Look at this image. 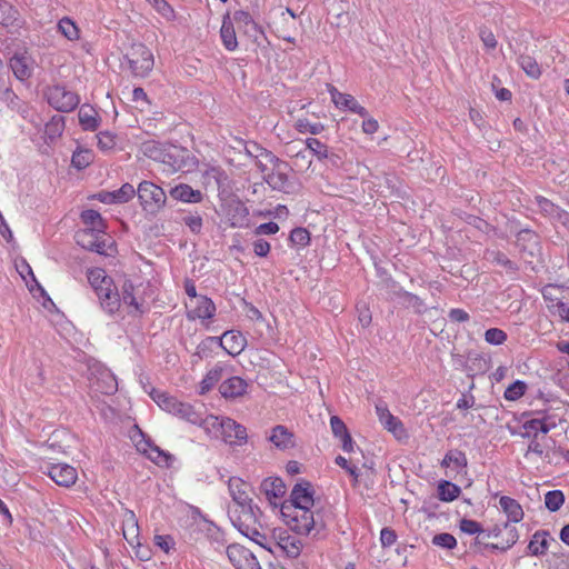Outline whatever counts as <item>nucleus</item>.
<instances>
[{
  "label": "nucleus",
  "mask_w": 569,
  "mask_h": 569,
  "mask_svg": "<svg viewBox=\"0 0 569 569\" xmlns=\"http://www.w3.org/2000/svg\"><path fill=\"white\" fill-rule=\"evenodd\" d=\"M253 169L272 190L287 191L288 177L280 170L278 158L257 143H251V171Z\"/></svg>",
  "instance_id": "f257e3e1"
},
{
  "label": "nucleus",
  "mask_w": 569,
  "mask_h": 569,
  "mask_svg": "<svg viewBox=\"0 0 569 569\" xmlns=\"http://www.w3.org/2000/svg\"><path fill=\"white\" fill-rule=\"evenodd\" d=\"M229 491L236 503L233 509H230V519L234 527L244 536L249 538V525L242 520L249 515V485L241 478L232 477L229 479Z\"/></svg>",
  "instance_id": "f03ea898"
},
{
  "label": "nucleus",
  "mask_w": 569,
  "mask_h": 569,
  "mask_svg": "<svg viewBox=\"0 0 569 569\" xmlns=\"http://www.w3.org/2000/svg\"><path fill=\"white\" fill-rule=\"evenodd\" d=\"M280 512L287 526L298 535H309L313 529H317V532H319L323 528V525H319L315 519L310 507L281 503Z\"/></svg>",
  "instance_id": "7ed1b4c3"
},
{
  "label": "nucleus",
  "mask_w": 569,
  "mask_h": 569,
  "mask_svg": "<svg viewBox=\"0 0 569 569\" xmlns=\"http://www.w3.org/2000/svg\"><path fill=\"white\" fill-rule=\"evenodd\" d=\"M152 400L166 412L186 420L190 423L198 425L202 422V416L196 408L188 403L178 400L164 391L152 389L150 392Z\"/></svg>",
  "instance_id": "20e7f679"
},
{
  "label": "nucleus",
  "mask_w": 569,
  "mask_h": 569,
  "mask_svg": "<svg viewBox=\"0 0 569 569\" xmlns=\"http://www.w3.org/2000/svg\"><path fill=\"white\" fill-rule=\"evenodd\" d=\"M208 423L214 429L216 436L231 446L247 442V428L228 417H210Z\"/></svg>",
  "instance_id": "39448f33"
},
{
  "label": "nucleus",
  "mask_w": 569,
  "mask_h": 569,
  "mask_svg": "<svg viewBox=\"0 0 569 569\" xmlns=\"http://www.w3.org/2000/svg\"><path fill=\"white\" fill-rule=\"evenodd\" d=\"M162 163L171 172H190L198 167V160L190 150L184 147L169 144L162 156Z\"/></svg>",
  "instance_id": "423d86ee"
},
{
  "label": "nucleus",
  "mask_w": 569,
  "mask_h": 569,
  "mask_svg": "<svg viewBox=\"0 0 569 569\" xmlns=\"http://www.w3.org/2000/svg\"><path fill=\"white\" fill-rule=\"evenodd\" d=\"M123 58L134 77H148L154 66L153 54L143 43H133Z\"/></svg>",
  "instance_id": "0eeeda50"
},
{
  "label": "nucleus",
  "mask_w": 569,
  "mask_h": 569,
  "mask_svg": "<svg viewBox=\"0 0 569 569\" xmlns=\"http://www.w3.org/2000/svg\"><path fill=\"white\" fill-rule=\"evenodd\" d=\"M143 210L156 214L164 206L167 196L163 189L151 181H142L136 191Z\"/></svg>",
  "instance_id": "6e6552de"
},
{
  "label": "nucleus",
  "mask_w": 569,
  "mask_h": 569,
  "mask_svg": "<svg viewBox=\"0 0 569 569\" xmlns=\"http://www.w3.org/2000/svg\"><path fill=\"white\" fill-rule=\"evenodd\" d=\"M516 246L526 263L533 264L540 260L542 254L541 244L536 232L529 229L520 230L516 237Z\"/></svg>",
  "instance_id": "1a4fd4ad"
},
{
  "label": "nucleus",
  "mask_w": 569,
  "mask_h": 569,
  "mask_svg": "<svg viewBox=\"0 0 569 569\" xmlns=\"http://www.w3.org/2000/svg\"><path fill=\"white\" fill-rule=\"evenodd\" d=\"M48 103L60 112H70L80 103L79 96L63 86H52L46 91Z\"/></svg>",
  "instance_id": "9d476101"
},
{
  "label": "nucleus",
  "mask_w": 569,
  "mask_h": 569,
  "mask_svg": "<svg viewBox=\"0 0 569 569\" xmlns=\"http://www.w3.org/2000/svg\"><path fill=\"white\" fill-rule=\"evenodd\" d=\"M270 26L274 29L276 34L282 40L295 43L296 38L291 32L297 31V14L289 8L280 9L279 16L274 17Z\"/></svg>",
  "instance_id": "9b49d317"
},
{
  "label": "nucleus",
  "mask_w": 569,
  "mask_h": 569,
  "mask_svg": "<svg viewBox=\"0 0 569 569\" xmlns=\"http://www.w3.org/2000/svg\"><path fill=\"white\" fill-rule=\"evenodd\" d=\"M206 341L219 345L230 356L239 355L247 345L243 333L237 330H228L221 337H208Z\"/></svg>",
  "instance_id": "f8f14e48"
},
{
  "label": "nucleus",
  "mask_w": 569,
  "mask_h": 569,
  "mask_svg": "<svg viewBox=\"0 0 569 569\" xmlns=\"http://www.w3.org/2000/svg\"><path fill=\"white\" fill-rule=\"evenodd\" d=\"M96 295L98 297L101 309L106 313L113 316L120 310L121 298L114 282H112L111 286L97 288Z\"/></svg>",
  "instance_id": "ddd939ff"
},
{
  "label": "nucleus",
  "mask_w": 569,
  "mask_h": 569,
  "mask_svg": "<svg viewBox=\"0 0 569 569\" xmlns=\"http://www.w3.org/2000/svg\"><path fill=\"white\" fill-rule=\"evenodd\" d=\"M104 232L80 230L76 233V242L83 249L99 254H106V241L101 239Z\"/></svg>",
  "instance_id": "4468645a"
},
{
  "label": "nucleus",
  "mask_w": 569,
  "mask_h": 569,
  "mask_svg": "<svg viewBox=\"0 0 569 569\" xmlns=\"http://www.w3.org/2000/svg\"><path fill=\"white\" fill-rule=\"evenodd\" d=\"M47 475L61 487L69 488L76 483L78 472L76 468L68 463H53L48 467Z\"/></svg>",
  "instance_id": "2eb2a0df"
},
{
  "label": "nucleus",
  "mask_w": 569,
  "mask_h": 569,
  "mask_svg": "<svg viewBox=\"0 0 569 569\" xmlns=\"http://www.w3.org/2000/svg\"><path fill=\"white\" fill-rule=\"evenodd\" d=\"M9 66L14 77L21 81L31 78L33 72V59L27 51L14 52L9 60Z\"/></svg>",
  "instance_id": "dca6fc26"
},
{
  "label": "nucleus",
  "mask_w": 569,
  "mask_h": 569,
  "mask_svg": "<svg viewBox=\"0 0 569 569\" xmlns=\"http://www.w3.org/2000/svg\"><path fill=\"white\" fill-rule=\"evenodd\" d=\"M313 502L312 485L307 480H302L295 485L289 499L284 500L282 503H292L297 507H312Z\"/></svg>",
  "instance_id": "f3484780"
},
{
  "label": "nucleus",
  "mask_w": 569,
  "mask_h": 569,
  "mask_svg": "<svg viewBox=\"0 0 569 569\" xmlns=\"http://www.w3.org/2000/svg\"><path fill=\"white\" fill-rule=\"evenodd\" d=\"M376 411L379 417L380 422L383 425V427L392 432L395 437L398 439H401L406 436V429L403 427V423L400 421L399 418L395 417L386 405L378 403L376 406Z\"/></svg>",
  "instance_id": "a211bd4d"
},
{
  "label": "nucleus",
  "mask_w": 569,
  "mask_h": 569,
  "mask_svg": "<svg viewBox=\"0 0 569 569\" xmlns=\"http://www.w3.org/2000/svg\"><path fill=\"white\" fill-rule=\"evenodd\" d=\"M91 387L102 395H113L118 390V382L109 369L102 368L98 370V375L92 379Z\"/></svg>",
  "instance_id": "6ab92c4d"
},
{
  "label": "nucleus",
  "mask_w": 569,
  "mask_h": 569,
  "mask_svg": "<svg viewBox=\"0 0 569 569\" xmlns=\"http://www.w3.org/2000/svg\"><path fill=\"white\" fill-rule=\"evenodd\" d=\"M349 2L343 0H332L328 3V19L336 27L347 26L350 22Z\"/></svg>",
  "instance_id": "aec40b11"
},
{
  "label": "nucleus",
  "mask_w": 569,
  "mask_h": 569,
  "mask_svg": "<svg viewBox=\"0 0 569 569\" xmlns=\"http://www.w3.org/2000/svg\"><path fill=\"white\" fill-rule=\"evenodd\" d=\"M277 546L290 558H297L302 548L301 540L288 531H280L277 536Z\"/></svg>",
  "instance_id": "412c9836"
},
{
  "label": "nucleus",
  "mask_w": 569,
  "mask_h": 569,
  "mask_svg": "<svg viewBox=\"0 0 569 569\" xmlns=\"http://www.w3.org/2000/svg\"><path fill=\"white\" fill-rule=\"evenodd\" d=\"M269 441L280 450H287L296 446L295 435L282 425L272 428Z\"/></svg>",
  "instance_id": "4be33fe9"
},
{
  "label": "nucleus",
  "mask_w": 569,
  "mask_h": 569,
  "mask_svg": "<svg viewBox=\"0 0 569 569\" xmlns=\"http://www.w3.org/2000/svg\"><path fill=\"white\" fill-rule=\"evenodd\" d=\"M216 306L211 299L206 296H199L197 299V306L189 310L187 317L191 320L194 319H211L214 316Z\"/></svg>",
  "instance_id": "5701e85b"
},
{
  "label": "nucleus",
  "mask_w": 569,
  "mask_h": 569,
  "mask_svg": "<svg viewBox=\"0 0 569 569\" xmlns=\"http://www.w3.org/2000/svg\"><path fill=\"white\" fill-rule=\"evenodd\" d=\"M147 448H143V452L147 457L159 467H171L174 461V457L162 450L160 447L152 443L150 440L146 441Z\"/></svg>",
  "instance_id": "b1692460"
},
{
  "label": "nucleus",
  "mask_w": 569,
  "mask_h": 569,
  "mask_svg": "<svg viewBox=\"0 0 569 569\" xmlns=\"http://www.w3.org/2000/svg\"><path fill=\"white\" fill-rule=\"evenodd\" d=\"M79 123L86 131H96L100 126V117L90 104H82L78 112Z\"/></svg>",
  "instance_id": "393cba45"
},
{
  "label": "nucleus",
  "mask_w": 569,
  "mask_h": 569,
  "mask_svg": "<svg viewBox=\"0 0 569 569\" xmlns=\"http://www.w3.org/2000/svg\"><path fill=\"white\" fill-rule=\"evenodd\" d=\"M251 329L254 330V336L251 335V339H269L271 338L272 328L262 318L261 312L251 306Z\"/></svg>",
  "instance_id": "a878e982"
},
{
  "label": "nucleus",
  "mask_w": 569,
  "mask_h": 569,
  "mask_svg": "<svg viewBox=\"0 0 569 569\" xmlns=\"http://www.w3.org/2000/svg\"><path fill=\"white\" fill-rule=\"evenodd\" d=\"M247 386L246 380L242 378L231 377L219 386V391L224 398H236L244 393Z\"/></svg>",
  "instance_id": "bb28decb"
},
{
  "label": "nucleus",
  "mask_w": 569,
  "mask_h": 569,
  "mask_svg": "<svg viewBox=\"0 0 569 569\" xmlns=\"http://www.w3.org/2000/svg\"><path fill=\"white\" fill-rule=\"evenodd\" d=\"M227 555L236 569H249V551L246 547L233 543L227 548Z\"/></svg>",
  "instance_id": "cd10ccee"
},
{
  "label": "nucleus",
  "mask_w": 569,
  "mask_h": 569,
  "mask_svg": "<svg viewBox=\"0 0 569 569\" xmlns=\"http://www.w3.org/2000/svg\"><path fill=\"white\" fill-rule=\"evenodd\" d=\"M260 490L266 495L267 499L282 498L286 493V486L281 478H266L260 486Z\"/></svg>",
  "instance_id": "c85d7f7f"
},
{
  "label": "nucleus",
  "mask_w": 569,
  "mask_h": 569,
  "mask_svg": "<svg viewBox=\"0 0 569 569\" xmlns=\"http://www.w3.org/2000/svg\"><path fill=\"white\" fill-rule=\"evenodd\" d=\"M499 505H500L501 509L503 510V512L507 515L509 522L516 523V522H519L522 520L523 510L517 500H515L510 497H507V496H502L499 499Z\"/></svg>",
  "instance_id": "c756f323"
},
{
  "label": "nucleus",
  "mask_w": 569,
  "mask_h": 569,
  "mask_svg": "<svg viewBox=\"0 0 569 569\" xmlns=\"http://www.w3.org/2000/svg\"><path fill=\"white\" fill-rule=\"evenodd\" d=\"M220 37L223 46L228 50H234L237 48L238 42L236 37V29L229 12H227L223 17L222 26L220 29Z\"/></svg>",
  "instance_id": "7c9ffc66"
},
{
  "label": "nucleus",
  "mask_w": 569,
  "mask_h": 569,
  "mask_svg": "<svg viewBox=\"0 0 569 569\" xmlns=\"http://www.w3.org/2000/svg\"><path fill=\"white\" fill-rule=\"evenodd\" d=\"M170 196L176 200L191 203H197L202 200V193L199 190H193L190 186L183 183L172 188Z\"/></svg>",
  "instance_id": "2f4dec72"
},
{
  "label": "nucleus",
  "mask_w": 569,
  "mask_h": 569,
  "mask_svg": "<svg viewBox=\"0 0 569 569\" xmlns=\"http://www.w3.org/2000/svg\"><path fill=\"white\" fill-rule=\"evenodd\" d=\"M121 302L124 305L132 307L138 315H142L144 312L142 305L138 302L134 296V286L131 280L126 279L121 287L120 293Z\"/></svg>",
  "instance_id": "473e14b6"
},
{
  "label": "nucleus",
  "mask_w": 569,
  "mask_h": 569,
  "mask_svg": "<svg viewBox=\"0 0 569 569\" xmlns=\"http://www.w3.org/2000/svg\"><path fill=\"white\" fill-rule=\"evenodd\" d=\"M549 532L546 530H538L532 536L528 545V551L532 556H542L548 550L549 545Z\"/></svg>",
  "instance_id": "72a5a7b5"
},
{
  "label": "nucleus",
  "mask_w": 569,
  "mask_h": 569,
  "mask_svg": "<svg viewBox=\"0 0 569 569\" xmlns=\"http://www.w3.org/2000/svg\"><path fill=\"white\" fill-rule=\"evenodd\" d=\"M81 220L87 226L84 230L104 232L106 223L101 214L92 209H88L81 212Z\"/></svg>",
  "instance_id": "f704fd0d"
},
{
  "label": "nucleus",
  "mask_w": 569,
  "mask_h": 569,
  "mask_svg": "<svg viewBox=\"0 0 569 569\" xmlns=\"http://www.w3.org/2000/svg\"><path fill=\"white\" fill-rule=\"evenodd\" d=\"M451 465L458 469V472L461 470L466 471L468 466L466 453L457 449L449 450L441 460L440 466L449 468Z\"/></svg>",
  "instance_id": "c9c22d12"
},
{
  "label": "nucleus",
  "mask_w": 569,
  "mask_h": 569,
  "mask_svg": "<svg viewBox=\"0 0 569 569\" xmlns=\"http://www.w3.org/2000/svg\"><path fill=\"white\" fill-rule=\"evenodd\" d=\"M437 491L439 500L451 502L460 496L461 489L459 486L449 480H440Z\"/></svg>",
  "instance_id": "e433bc0d"
},
{
  "label": "nucleus",
  "mask_w": 569,
  "mask_h": 569,
  "mask_svg": "<svg viewBox=\"0 0 569 569\" xmlns=\"http://www.w3.org/2000/svg\"><path fill=\"white\" fill-rule=\"evenodd\" d=\"M88 281L92 287L93 291L97 293V288L111 286L113 279L107 276L106 271L101 268L90 269L88 271Z\"/></svg>",
  "instance_id": "4c0bfd02"
},
{
  "label": "nucleus",
  "mask_w": 569,
  "mask_h": 569,
  "mask_svg": "<svg viewBox=\"0 0 569 569\" xmlns=\"http://www.w3.org/2000/svg\"><path fill=\"white\" fill-rule=\"evenodd\" d=\"M518 63L528 77L532 79L540 78L542 71L533 57L529 54H520L518 58Z\"/></svg>",
  "instance_id": "58836bf2"
},
{
  "label": "nucleus",
  "mask_w": 569,
  "mask_h": 569,
  "mask_svg": "<svg viewBox=\"0 0 569 569\" xmlns=\"http://www.w3.org/2000/svg\"><path fill=\"white\" fill-rule=\"evenodd\" d=\"M555 427L556 423L548 422V419L546 417L530 419L522 425V428L527 430V433H525L523 437H529V431H535V433L537 435L538 431H540L546 435Z\"/></svg>",
  "instance_id": "ea45409f"
},
{
  "label": "nucleus",
  "mask_w": 569,
  "mask_h": 569,
  "mask_svg": "<svg viewBox=\"0 0 569 569\" xmlns=\"http://www.w3.org/2000/svg\"><path fill=\"white\" fill-rule=\"evenodd\" d=\"M64 121L66 119L63 116L56 114L50 119V121L46 123L44 134L48 137V139L52 141L62 134L66 124Z\"/></svg>",
  "instance_id": "a19ab883"
},
{
  "label": "nucleus",
  "mask_w": 569,
  "mask_h": 569,
  "mask_svg": "<svg viewBox=\"0 0 569 569\" xmlns=\"http://www.w3.org/2000/svg\"><path fill=\"white\" fill-rule=\"evenodd\" d=\"M488 369V362L485 357L479 353L470 352L467 356V370L475 373H483Z\"/></svg>",
  "instance_id": "79ce46f5"
},
{
  "label": "nucleus",
  "mask_w": 569,
  "mask_h": 569,
  "mask_svg": "<svg viewBox=\"0 0 569 569\" xmlns=\"http://www.w3.org/2000/svg\"><path fill=\"white\" fill-rule=\"evenodd\" d=\"M330 93L333 103L340 109L352 111V108H355L358 102L351 94L339 92L336 88H332Z\"/></svg>",
  "instance_id": "37998d69"
},
{
  "label": "nucleus",
  "mask_w": 569,
  "mask_h": 569,
  "mask_svg": "<svg viewBox=\"0 0 569 569\" xmlns=\"http://www.w3.org/2000/svg\"><path fill=\"white\" fill-rule=\"evenodd\" d=\"M222 371L223 368L221 366L212 368L200 382L199 393L204 395L208 392L221 379Z\"/></svg>",
  "instance_id": "c03bdc74"
},
{
  "label": "nucleus",
  "mask_w": 569,
  "mask_h": 569,
  "mask_svg": "<svg viewBox=\"0 0 569 569\" xmlns=\"http://www.w3.org/2000/svg\"><path fill=\"white\" fill-rule=\"evenodd\" d=\"M305 144L308 152L317 157L318 160H325V158L329 157L328 147L319 139L308 138Z\"/></svg>",
  "instance_id": "a18cd8bd"
},
{
  "label": "nucleus",
  "mask_w": 569,
  "mask_h": 569,
  "mask_svg": "<svg viewBox=\"0 0 569 569\" xmlns=\"http://www.w3.org/2000/svg\"><path fill=\"white\" fill-rule=\"evenodd\" d=\"M166 147L156 141H147L142 143L141 150L143 154L150 159L162 162V156L166 153Z\"/></svg>",
  "instance_id": "49530a36"
},
{
  "label": "nucleus",
  "mask_w": 569,
  "mask_h": 569,
  "mask_svg": "<svg viewBox=\"0 0 569 569\" xmlns=\"http://www.w3.org/2000/svg\"><path fill=\"white\" fill-rule=\"evenodd\" d=\"M487 259L503 267L508 271L516 272L518 270V266L516 262L510 260L503 252L498 250L488 251L486 253Z\"/></svg>",
  "instance_id": "de8ad7c7"
},
{
  "label": "nucleus",
  "mask_w": 569,
  "mask_h": 569,
  "mask_svg": "<svg viewBox=\"0 0 569 569\" xmlns=\"http://www.w3.org/2000/svg\"><path fill=\"white\" fill-rule=\"evenodd\" d=\"M505 543H501L500 552H505L510 549L519 539L517 528L509 521L503 522V535Z\"/></svg>",
  "instance_id": "09e8293b"
},
{
  "label": "nucleus",
  "mask_w": 569,
  "mask_h": 569,
  "mask_svg": "<svg viewBox=\"0 0 569 569\" xmlns=\"http://www.w3.org/2000/svg\"><path fill=\"white\" fill-rule=\"evenodd\" d=\"M565 503V495L561 490H551L545 495L546 508L551 511H558Z\"/></svg>",
  "instance_id": "8fccbe9b"
},
{
  "label": "nucleus",
  "mask_w": 569,
  "mask_h": 569,
  "mask_svg": "<svg viewBox=\"0 0 569 569\" xmlns=\"http://www.w3.org/2000/svg\"><path fill=\"white\" fill-rule=\"evenodd\" d=\"M58 29L68 40H77L79 38L78 27L67 17L58 22Z\"/></svg>",
  "instance_id": "3c124183"
},
{
  "label": "nucleus",
  "mask_w": 569,
  "mask_h": 569,
  "mask_svg": "<svg viewBox=\"0 0 569 569\" xmlns=\"http://www.w3.org/2000/svg\"><path fill=\"white\" fill-rule=\"evenodd\" d=\"M18 11L7 1L0 0V24L11 26L17 20Z\"/></svg>",
  "instance_id": "603ef678"
},
{
  "label": "nucleus",
  "mask_w": 569,
  "mask_h": 569,
  "mask_svg": "<svg viewBox=\"0 0 569 569\" xmlns=\"http://www.w3.org/2000/svg\"><path fill=\"white\" fill-rule=\"evenodd\" d=\"M526 390V382L521 380H516L506 389L503 396L506 400L516 401L525 395Z\"/></svg>",
  "instance_id": "864d4df0"
},
{
  "label": "nucleus",
  "mask_w": 569,
  "mask_h": 569,
  "mask_svg": "<svg viewBox=\"0 0 569 569\" xmlns=\"http://www.w3.org/2000/svg\"><path fill=\"white\" fill-rule=\"evenodd\" d=\"M113 203H124L133 198L136 189L130 183L122 184L118 190L111 191Z\"/></svg>",
  "instance_id": "5fc2aeb1"
},
{
  "label": "nucleus",
  "mask_w": 569,
  "mask_h": 569,
  "mask_svg": "<svg viewBox=\"0 0 569 569\" xmlns=\"http://www.w3.org/2000/svg\"><path fill=\"white\" fill-rule=\"evenodd\" d=\"M289 240L295 246L306 247L310 242V233L306 228H295L290 232Z\"/></svg>",
  "instance_id": "6e6d98bb"
},
{
  "label": "nucleus",
  "mask_w": 569,
  "mask_h": 569,
  "mask_svg": "<svg viewBox=\"0 0 569 569\" xmlns=\"http://www.w3.org/2000/svg\"><path fill=\"white\" fill-rule=\"evenodd\" d=\"M296 128L301 133L309 132L311 134H320L325 130V126L322 123H311L308 119L297 120Z\"/></svg>",
  "instance_id": "4d7b16f0"
},
{
  "label": "nucleus",
  "mask_w": 569,
  "mask_h": 569,
  "mask_svg": "<svg viewBox=\"0 0 569 569\" xmlns=\"http://www.w3.org/2000/svg\"><path fill=\"white\" fill-rule=\"evenodd\" d=\"M432 543L435 546L450 550L457 546V539L451 533L441 532L433 536Z\"/></svg>",
  "instance_id": "13d9d810"
},
{
  "label": "nucleus",
  "mask_w": 569,
  "mask_h": 569,
  "mask_svg": "<svg viewBox=\"0 0 569 569\" xmlns=\"http://www.w3.org/2000/svg\"><path fill=\"white\" fill-rule=\"evenodd\" d=\"M486 342L500 346L507 340V333L499 328H490L485 332Z\"/></svg>",
  "instance_id": "bf43d9fd"
},
{
  "label": "nucleus",
  "mask_w": 569,
  "mask_h": 569,
  "mask_svg": "<svg viewBox=\"0 0 569 569\" xmlns=\"http://www.w3.org/2000/svg\"><path fill=\"white\" fill-rule=\"evenodd\" d=\"M279 224L273 222V221H269V222H266V223H261L259 226H257L252 231H251V237H262V236H270V234H276L278 231H279Z\"/></svg>",
  "instance_id": "052dcab7"
},
{
  "label": "nucleus",
  "mask_w": 569,
  "mask_h": 569,
  "mask_svg": "<svg viewBox=\"0 0 569 569\" xmlns=\"http://www.w3.org/2000/svg\"><path fill=\"white\" fill-rule=\"evenodd\" d=\"M251 247L258 257H266L270 252V242L262 237H251Z\"/></svg>",
  "instance_id": "680f3d73"
},
{
  "label": "nucleus",
  "mask_w": 569,
  "mask_h": 569,
  "mask_svg": "<svg viewBox=\"0 0 569 569\" xmlns=\"http://www.w3.org/2000/svg\"><path fill=\"white\" fill-rule=\"evenodd\" d=\"M308 150L305 148L297 150V152L292 154V164L298 170H306L311 166V160L308 159Z\"/></svg>",
  "instance_id": "e2e57ef3"
},
{
  "label": "nucleus",
  "mask_w": 569,
  "mask_h": 569,
  "mask_svg": "<svg viewBox=\"0 0 569 569\" xmlns=\"http://www.w3.org/2000/svg\"><path fill=\"white\" fill-rule=\"evenodd\" d=\"M459 528L462 532L468 533V535H476V533L483 535L485 533V530L481 527V525L478 521L471 520V519H462L459 523Z\"/></svg>",
  "instance_id": "0e129e2a"
},
{
  "label": "nucleus",
  "mask_w": 569,
  "mask_h": 569,
  "mask_svg": "<svg viewBox=\"0 0 569 569\" xmlns=\"http://www.w3.org/2000/svg\"><path fill=\"white\" fill-rule=\"evenodd\" d=\"M400 297L402 298L405 303L415 308L416 312H418V313L423 312L425 303H423L422 299H420L418 296H416L411 292H408V291H403L400 293Z\"/></svg>",
  "instance_id": "69168bd1"
},
{
  "label": "nucleus",
  "mask_w": 569,
  "mask_h": 569,
  "mask_svg": "<svg viewBox=\"0 0 569 569\" xmlns=\"http://www.w3.org/2000/svg\"><path fill=\"white\" fill-rule=\"evenodd\" d=\"M98 147L101 150H111L116 146V136L110 131H101L97 134Z\"/></svg>",
  "instance_id": "338daca9"
},
{
  "label": "nucleus",
  "mask_w": 569,
  "mask_h": 569,
  "mask_svg": "<svg viewBox=\"0 0 569 569\" xmlns=\"http://www.w3.org/2000/svg\"><path fill=\"white\" fill-rule=\"evenodd\" d=\"M551 308H553L555 312H557L563 320L569 321V291L567 292V296L558 300Z\"/></svg>",
  "instance_id": "774afa93"
}]
</instances>
